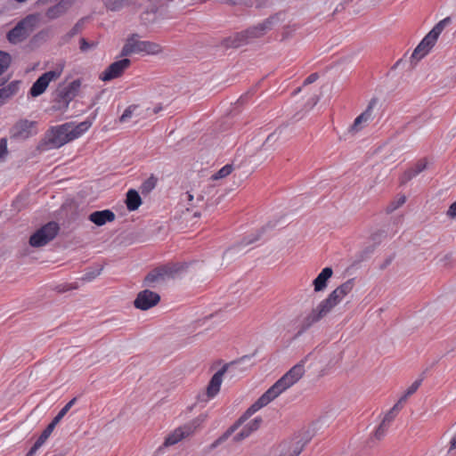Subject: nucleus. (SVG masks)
<instances>
[{"instance_id":"obj_25","label":"nucleus","mask_w":456,"mask_h":456,"mask_svg":"<svg viewBox=\"0 0 456 456\" xmlns=\"http://www.w3.org/2000/svg\"><path fill=\"white\" fill-rule=\"evenodd\" d=\"M186 267L185 264L183 263H176V264H170L162 266L163 270H166V276L167 278H173L177 273L183 271Z\"/></svg>"},{"instance_id":"obj_17","label":"nucleus","mask_w":456,"mask_h":456,"mask_svg":"<svg viewBox=\"0 0 456 456\" xmlns=\"http://www.w3.org/2000/svg\"><path fill=\"white\" fill-rule=\"evenodd\" d=\"M115 214L110 210H101V211H94L89 215L88 219L94 223V224L98 226L104 225L107 223L112 222L115 220Z\"/></svg>"},{"instance_id":"obj_16","label":"nucleus","mask_w":456,"mask_h":456,"mask_svg":"<svg viewBox=\"0 0 456 456\" xmlns=\"http://www.w3.org/2000/svg\"><path fill=\"white\" fill-rule=\"evenodd\" d=\"M143 47V41L139 39V35L133 34L126 40L120 55L122 57L131 55L133 53H142Z\"/></svg>"},{"instance_id":"obj_9","label":"nucleus","mask_w":456,"mask_h":456,"mask_svg":"<svg viewBox=\"0 0 456 456\" xmlns=\"http://www.w3.org/2000/svg\"><path fill=\"white\" fill-rule=\"evenodd\" d=\"M59 232V225L55 222H49L36 231L29 238V244L34 248H40L53 240Z\"/></svg>"},{"instance_id":"obj_11","label":"nucleus","mask_w":456,"mask_h":456,"mask_svg":"<svg viewBox=\"0 0 456 456\" xmlns=\"http://www.w3.org/2000/svg\"><path fill=\"white\" fill-rule=\"evenodd\" d=\"M37 122L20 119L10 129V137L17 141H24L37 134Z\"/></svg>"},{"instance_id":"obj_43","label":"nucleus","mask_w":456,"mask_h":456,"mask_svg":"<svg viewBox=\"0 0 456 456\" xmlns=\"http://www.w3.org/2000/svg\"><path fill=\"white\" fill-rule=\"evenodd\" d=\"M447 216L451 218H456V201L450 206Z\"/></svg>"},{"instance_id":"obj_5","label":"nucleus","mask_w":456,"mask_h":456,"mask_svg":"<svg viewBox=\"0 0 456 456\" xmlns=\"http://www.w3.org/2000/svg\"><path fill=\"white\" fill-rule=\"evenodd\" d=\"M273 27V20L267 19L263 22L248 28L245 31L237 33L224 40L227 47L238 48L240 47L255 38L264 36Z\"/></svg>"},{"instance_id":"obj_18","label":"nucleus","mask_w":456,"mask_h":456,"mask_svg":"<svg viewBox=\"0 0 456 456\" xmlns=\"http://www.w3.org/2000/svg\"><path fill=\"white\" fill-rule=\"evenodd\" d=\"M262 423V419L257 417L250 420L235 436V441H240L249 436L253 432L257 430Z\"/></svg>"},{"instance_id":"obj_31","label":"nucleus","mask_w":456,"mask_h":456,"mask_svg":"<svg viewBox=\"0 0 456 456\" xmlns=\"http://www.w3.org/2000/svg\"><path fill=\"white\" fill-rule=\"evenodd\" d=\"M77 401V398L71 399L60 411L59 413L54 417V419L52 420L53 423L56 426L61 419L67 414V412L70 410V408L75 404Z\"/></svg>"},{"instance_id":"obj_39","label":"nucleus","mask_w":456,"mask_h":456,"mask_svg":"<svg viewBox=\"0 0 456 456\" xmlns=\"http://www.w3.org/2000/svg\"><path fill=\"white\" fill-rule=\"evenodd\" d=\"M420 383L421 381L420 380H416L414 381L407 389L405 395L402 397V399L400 400V402L402 401H404L406 400V398L410 395H411L412 394H414L418 388L420 386Z\"/></svg>"},{"instance_id":"obj_1","label":"nucleus","mask_w":456,"mask_h":456,"mask_svg":"<svg viewBox=\"0 0 456 456\" xmlns=\"http://www.w3.org/2000/svg\"><path fill=\"white\" fill-rule=\"evenodd\" d=\"M309 355L289 369L267 391H265L223 436L216 439L212 447L215 448L224 442L242 423L263 407L269 404L287 389L295 385L305 374V364Z\"/></svg>"},{"instance_id":"obj_40","label":"nucleus","mask_w":456,"mask_h":456,"mask_svg":"<svg viewBox=\"0 0 456 456\" xmlns=\"http://www.w3.org/2000/svg\"><path fill=\"white\" fill-rule=\"evenodd\" d=\"M388 427L385 423H380L374 433V437L380 440L387 433Z\"/></svg>"},{"instance_id":"obj_32","label":"nucleus","mask_w":456,"mask_h":456,"mask_svg":"<svg viewBox=\"0 0 456 456\" xmlns=\"http://www.w3.org/2000/svg\"><path fill=\"white\" fill-rule=\"evenodd\" d=\"M55 428L54 423L51 422L46 428L42 432L38 439L36 441V444L40 447L45 443L48 437L51 436L52 432Z\"/></svg>"},{"instance_id":"obj_28","label":"nucleus","mask_w":456,"mask_h":456,"mask_svg":"<svg viewBox=\"0 0 456 456\" xmlns=\"http://www.w3.org/2000/svg\"><path fill=\"white\" fill-rule=\"evenodd\" d=\"M66 11V6L64 4L60 3L58 4H55L54 6L49 8L46 12V16L49 19H56L62 15Z\"/></svg>"},{"instance_id":"obj_30","label":"nucleus","mask_w":456,"mask_h":456,"mask_svg":"<svg viewBox=\"0 0 456 456\" xmlns=\"http://www.w3.org/2000/svg\"><path fill=\"white\" fill-rule=\"evenodd\" d=\"M233 171V166L232 164H227L224 166L221 169H219L216 173H215L212 176V180H219L228 176Z\"/></svg>"},{"instance_id":"obj_45","label":"nucleus","mask_w":456,"mask_h":456,"mask_svg":"<svg viewBox=\"0 0 456 456\" xmlns=\"http://www.w3.org/2000/svg\"><path fill=\"white\" fill-rule=\"evenodd\" d=\"M317 78H318V75H317L316 73H313V74L309 75V76L305 78V82H304V85H309V84H312V83L315 82V81L317 80Z\"/></svg>"},{"instance_id":"obj_7","label":"nucleus","mask_w":456,"mask_h":456,"mask_svg":"<svg viewBox=\"0 0 456 456\" xmlns=\"http://www.w3.org/2000/svg\"><path fill=\"white\" fill-rule=\"evenodd\" d=\"M206 415H200L191 421L186 423L185 425L175 428L172 433H170L164 441L165 446H171L183 438L189 437L192 436L201 426V424L206 420Z\"/></svg>"},{"instance_id":"obj_29","label":"nucleus","mask_w":456,"mask_h":456,"mask_svg":"<svg viewBox=\"0 0 456 456\" xmlns=\"http://www.w3.org/2000/svg\"><path fill=\"white\" fill-rule=\"evenodd\" d=\"M140 109L139 105L133 104L128 106L121 117L119 118L120 122L125 123L127 122L132 117L138 116L140 113H138V110Z\"/></svg>"},{"instance_id":"obj_2","label":"nucleus","mask_w":456,"mask_h":456,"mask_svg":"<svg viewBox=\"0 0 456 456\" xmlns=\"http://www.w3.org/2000/svg\"><path fill=\"white\" fill-rule=\"evenodd\" d=\"M92 126V122L86 120L79 124L72 122L51 127L45 134L42 142V149L48 151L59 149L66 143L80 137Z\"/></svg>"},{"instance_id":"obj_24","label":"nucleus","mask_w":456,"mask_h":456,"mask_svg":"<svg viewBox=\"0 0 456 456\" xmlns=\"http://www.w3.org/2000/svg\"><path fill=\"white\" fill-rule=\"evenodd\" d=\"M104 6L111 11L118 12L130 4L131 0H102Z\"/></svg>"},{"instance_id":"obj_4","label":"nucleus","mask_w":456,"mask_h":456,"mask_svg":"<svg viewBox=\"0 0 456 456\" xmlns=\"http://www.w3.org/2000/svg\"><path fill=\"white\" fill-rule=\"evenodd\" d=\"M354 287V281L349 280L335 289L327 298L322 300L315 308L312 309L300 322L299 333H302L325 317L338 305L343 298L349 294Z\"/></svg>"},{"instance_id":"obj_44","label":"nucleus","mask_w":456,"mask_h":456,"mask_svg":"<svg viewBox=\"0 0 456 456\" xmlns=\"http://www.w3.org/2000/svg\"><path fill=\"white\" fill-rule=\"evenodd\" d=\"M162 110V107L161 106H156L154 107L153 109H147L146 110V114L144 115L145 117H150L153 114H157L159 111H160Z\"/></svg>"},{"instance_id":"obj_23","label":"nucleus","mask_w":456,"mask_h":456,"mask_svg":"<svg viewBox=\"0 0 456 456\" xmlns=\"http://www.w3.org/2000/svg\"><path fill=\"white\" fill-rule=\"evenodd\" d=\"M126 204L128 210H136L142 204L139 193L134 190H129L126 193Z\"/></svg>"},{"instance_id":"obj_13","label":"nucleus","mask_w":456,"mask_h":456,"mask_svg":"<svg viewBox=\"0 0 456 456\" xmlns=\"http://www.w3.org/2000/svg\"><path fill=\"white\" fill-rule=\"evenodd\" d=\"M225 371L226 368L223 367L213 375L207 387L206 392L200 395V400L208 402L219 393L223 382V376Z\"/></svg>"},{"instance_id":"obj_41","label":"nucleus","mask_w":456,"mask_h":456,"mask_svg":"<svg viewBox=\"0 0 456 456\" xmlns=\"http://www.w3.org/2000/svg\"><path fill=\"white\" fill-rule=\"evenodd\" d=\"M398 409V403L395 404L393 409L386 414V416L384 417L383 420L381 423H385L387 425V427H389L390 423L393 421L395 416V411Z\"/></svg>"},{"instance_id":"obj_48","label":"nucleus","mask_w":456,"mask_h":456,"mask_svg":"<svg viewBox=\"0 0 456 456\" xmlns=\"http://www.w3.org/2000/svg\"><path fill=\"white\" fill-rule=\"evenodd\" d=\"M40 448L39 445H37L36 443L31 447V449L28 451L26 456H35L37 451Z\"/></svg>"},{"instance_id":"obj_36","label":"nucleus","mask_w":456,"mask_h":456,"mask_svg":"<svg viewBox=\"0 0 456 456\" xmlns=\"http://www.w3.org/2000/svg\"><path fill=\"white\" fill-rule=\"evenodd\" d=\"M102 267L87 271L82 277L83 281H91L101 274Z\"/></svg>"},{"instance_id":"obj_26","label":"nucleus","mask_w":456,"mask_h":456,"mask_svg":"<svg viewBox=\"0 0 456 456\" xmlns=\"http://www.w3.org/2000/svg\"><path fill=\"white\" fill-rule=\"evenodd\" d=\"M81 87V80L76 79L73 80L66 88L64 96L68 100H72L78 93L79 89Z\"/></svg>"},{"instance_id":"obj_46","label":"nucleus","mask_w":456,"mask_h":456,"mask_svg":"<svg viewBox=\"0 0 456 456\" xmlns=\"http://www.w3.org/2000/svg\"><path fill=\"white\" fill-rule=\"evenodd\" d=\"M278 138H279V134H277V132H274V133L271 134L270 135H268V137L265 140V144H268L271 142H274Z\"/></svg>"},{"instance_id":"obj_21","label":"nucleus","mask_w":456,"mask_h":456,"mask_svg":"<svg viewBox=\"0 0 456 456\" xmlns=\"http://www.w3.org/2000/svg\"><path fill=\"white\" fill-rule=\"evenodd\" d=\"M166 272L167 271L163 270L162 266L151 271L144 278V284L146 286H152L156 282L165 281L167 279L166 276Z\"/></svg>"},{"instance_id":"obj_27","label":"nucleus","mask_w":456,"mask_h":456,"mask_svg":"<svg viewBox=\"0 0 456 456\" xmlns=\"http://www.w3.org/2000/svg\"><path fill=\"white\" fill-rule=\"evenodd\" d=\"M162 52V47L160 45L151 42V41H143L142 53L146 54H159Z\"/></svg>"},{"instance_id":"obj_20","label":"nucleus","mask_w":456,"mask_h":456,"mask_svg":"<svg viewBox=\"0 0 456 456\" xmlns=\"http://www.w3.org/2000/svg\"><path fill=\"white\" fill-rule=\"evenodd\" d=\"M20 90V82L12 81L5 86L0 88V106L4 104L10 98L15 95Z\"/></svg>"},{"instance_id":"obj_34","label":"nucleus","mask_w":456,"mask_h":456,"mask_svg":"<svg viewBox=\"0 0 456 456\" xmlns=\"http://www.w3.org/2000/svg\"><path fill=\"white\" fill-rule=\"evenodd\" d=\"M406 201V197L404 195H401L398 199L393 200L387 208V212L391 213L402 207Z\"/></svg>"},{"instance_id":"obj_22","label":"nucleus","mask_w":456,"mask_h":456,"mask_svg":"<svg viewBox=\"0 0 456 456\" xmlns=\"http://www.w3.org/2000/svg\"><path fill=\"white\" fill-rule=\"evenodd\" d=\"M426 166L427 164L425 160H419L412 167L404 172L402 176V183H405L411 180L414 176L422 172L426 168Z\"/></svg>"},{"instance_id":"obj_42","label":"nucleus","mask_w":456,"mask_h":456,"mask_svg":"<svg viewBox=\"0 0 456 456\" xmlns=\"http://www.w3.org/2000/svg\"><path fill=\"white\" fill-rule=\"evenodd\" d=\"M156 178L153 176L150 177L148 180H146L142 186V189L143 191H150L156 186Z\"/></svg>"},{"instance_id":"obj_33","label":"nucleus","mask_w":456,"mask_h":456,"mask_svg":"<svg viewBox=\"0 0 456 456\" xmlns=\"http://www.w3.org/2000/svg\"><path fill=\"white\" fill-rule=\"evenodd\" d=\"M201 187L202 186L200 183L198 185H194L190 190V191H194V196L196 197V204L203 201L205 199V195L207 193L206 187L205 186H203V188H201Z\"/></svg>"},{"instance_id":"obj_37","label":"nucleus","mask_w":456,"mask_h":456,"mask_svg":"<svg viewBox=\"0 0 456 456\" xmlns=\"http://www.w3.org/2000/svg\"><path fill=\"white\" fill-rule=\"evenodd\" d=\"M11 57L8 53L0 52V74H2L9 66Z\"/></svg>"},{"instance_id":"obj_6","label":"nucleus","mask_w":456,"mask_h":456,"mask_svg":"<svg viewBox=\"0 0 456 456\" xmlns=\"http://www.w3.org/2000/svg\"><path fill=\"white\" fill-rule=\"evenodd\" d=\"M451 22V18L446 17L440 20L435 27L425 36L420 43L414 49L411 61L416 64L419 60L425 57L436 43L438 37L444 28Z\"/></svg>"},{"instance_id":"obj_14","label":"nucleus","mask_w":456,"mask_h":456,"mask_svg":"<svg viewBox=\"0 0 456 456\" xmlns=\"http://www.w3.org/2000/svg\"><path fill=\"white\" fill-rule=\"evenodd\" d=\"M160 300L158 293L149 289H144L138 293L134 305L137 309L148 310L155 306Z\"/></svg>"},{"instance_id":"obj_49","label":"nucleus","mask_w":456,"mask_h":456,"mask_svg":"<svg viewBox=\"0 0 456 456\" xmlns=\"http://www.w3.org/2000/svg\"><path fill=\"white\" fill-rule=\"evenodd\" d=\"M456 450V434L450 440L449 452Z\"/></svg>"},{"instance_id":"obj_12","label":"nucleus","mask_w":456,"mask_h":456,"mask_svg":"<svg viewBox=\"0 0 456 456\" xmlns=\"http://www.w3.org/2000/svg\"><path fill=\"white\" fill-rule=\"evenodd\" d=\"M131 61L124 58L112 62L100 76L102 81H110L123 75L126 69L129 68Z\"/></svg>"},{"instance_id":"obj_47","label":"nucleus","mask_w":456,"mask_h":456,"mask_svg":"<svg viewBox=\"0 0 456 456\" xmlns=\"http://www.w3.org/2000/svg\"><path fill=\"white\" fill-rule=\"evenodd\" d=\"M186 198L189 202H193L194 200H196V197L194 196V191H188L186 193ZM194 204L191 203V206Z\"/></svg>"},{"instance_id":"obj_35","label":"nucleus","mask_w":456,"mask_h":456,"mask_svg":"<svg viewBox=\"0 0 456 456\" xmlns=\"http://www.w3.org/2000/svg\"><path fill=\"white\" fill-rule=\"evenodd\" d=\"M97 46L96 42H88L86 38L82 37L79 40V49L83 53H87Z\"/></svg>"},{"instance_id":"obj_8","label":"nucleus","mask_w":456,"mask_h":456,"mask_svg":"<svg viewBox=\"0 0 456 456\" xmlns=\"http://www.w3.org/2000/svg\"><path fill=\"white\" fill-rule=\"evenodd\" d=\"M37 20L34 15L22 19L7 33L8 41L13 45L25 41L35 30Z\"/></svg>"},{"instance_id":"obj_19","label":"nucleus","mask_w":456,"mask_h":456,"mask_svg":"<svg viewBox=\"0 0 456 456\" xmlns=\"http://www.w3.org/2000/svg\"><path fill=\"white\" fill-rule=\"evenodd\" d=\"M332 274L333 271L330 267H325L322 269V271L313 281L314 291L319 292L324 290L327 287V281L332 276Z\"/></svg>"},{"instance_id":"obj_10","label":"nucleus","mask_w":456,"mask_h":456,"mask_svg":"<svg viewBox=\"0 0 456 456\" xmlns=\"http://www.w3.org/2000/svg\"><path fill=\"white\" fill-rule=\"evenodd\" d=\"M63 64L58 65L53 70L42 74L32 85L29 94L32 97H37L44 94L52 81L57 80L62 74Z\"/></svg>"},{"instance_id":"obj_15","label":"nucleus","mask_w":456,"mask_h":456,"mask_svg":"<svg viewBox=\"0 0 456 456\" xmlns=\"http://www.w3.org/2000/svg\"><path fill=\"white\" fill-rule=\"evenodd\" d=\"M376 103L377 101L375 99H372L369 102L366 110L354 119L353 125L350 126V133H358L373 119V108Z\"/></svg>"},{"instance_id":"obj_38","label":"nucleus","mask_w":456,"mask_h":456,"mask_svg":"<svg viewBox=\"0 0 456 456\" xmlns=\"http://www.w3.org/2000/svg\"><path fill=\"white\" fill-rule=\"evenodd\" d=\"M8 155L7 140L0 139V162H4Z\"/></svg>"},{"instance_id":"obj_3","label":"nucleus","mask_w":456,"mask_h":456,"mask_svg":"<svg viewBox=\"0 0 456 456\" xmlns=\"http://www.w3.org/2000/svg\"><path fill=\"white\" fill-rule=\"evenodd\" d=\"M354 287V281L349 280L335 289L327 298L322 300L315 308L312 309L300 322L299 333H302L325 317L338 305L343 298L349 294Z\"/></svg>"}]
</instances>
